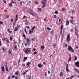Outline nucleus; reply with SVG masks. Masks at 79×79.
Returning a JSON list of instances; mask_svg holds the SVG:
<instances>
[{
    "label": "nucleus",
    "instance_id": "11",
    "mask_svg": "<svg viewBox=\"0 0 79 79\" xmlns=\"http://www.w3.org/2000/svg\"><path fill=\"white\" fill-rule=\"evenodd\" d=\"M66 71H67V72H69V69H68V64H66Z\"/></svg>",
    "mask_w": 79,
    "mask_h": 79
},
{
    "label": "nucleus",
    "instance_id": "31",
    "mask_svg": "<svg viewBox=\"0 0 79 79\" xmlns=\"http://www.w3.org/2000/svg\"><path fill=\"white\" fill-rule=\"evenodd\" d=\"M29 64H31V62H29L27 63V66H29Z\"/></svg>",
    "mask_w": 79,
    "mask_h": 79
},
{
    "label": "nucleus",
    "instance_id": "30",
    "mask_svg": "<svg viewBox=\"0 0 79 79\" xmlns=\"http://www.w3.org/2000/svg\"><path fill=\"white\" fill-rule=\"evenodd\" d=\"M35 28H36V27L35 26H34L32 28L31 30L34 31V29H35Z\"/></svg>",
    "mask_w": 79,
    "mask_h": 79
},
{
    "label": "nucleus",
    "instance_id": "19",
    "mask_svg": "<svg viewBox=\"0 0 79 79\" xmlns=\"http://www.w3.org/2000/svg\"><path fill=\"white\" fill-rule=\"evenodd\" d=\"M73 69L74 70H75V71H76V72H77V73L79 74V70H78V69L75 68V69Z\"/></svg>",
    "mask_w": 79,
    "mask_h": 79
},
{
    "label": "nucleus",
    "instance_id": "40",
    "mask_svg": "<svg viewBox=\"0 0 79 79\" xmlns=\"http://www.w3.org/2000/svg\"><path fill=\"white\" fill-rule=\"evenodd\" d=\"M2 40H3V41H5V40H6V39H5V38H2Z\"/></svg>",
    "mask_w": 79,
    "mask_h": 79
},
{
    "label": "nucleus",
    "instance_id": "14",
    "mask_svg": "<svg viewBox=\"0 0 79 79\" xmlns=\"http://www.w3.org/2000/svg\"><path fill=\"white\" fill-rule=\"evenodd\" d=\"M64 74V73L63 72L61 71L60 73L59 76H63V75Z\"/></svg>",
    "mask_w": 79,
    "mask_h": 79
},
{
    "label": "nucleus",
    "instance_id": "33",
    "mask_svg": "<svg viewBox=\"0 0 79 79\" xmlns=\"http://www.w3.org/2000/svg\"><path fill=\"white\" fill-rule=\"evenodd\" d=\"M23 37H24V39H26V35H25V34H23Z\"/></svg>",
    "mask_w": 79,
    "mask_h": 79
},
{
    "label": "nucleus",
    "instance_id": "25",
    "mask_svg": "<svg viewBox=\"0 0 79 79\" xmlns=\"http://www.w3.org/2000/svg\"><path fill=\"white\" fill-rule=\"evenodd\" d=\"M70 23H72V24H73V23L74 22V20H71L70 21Z\"/></svg>",
    "mask_w": 79,
    "mask_h": 79
},
{
    "label": "nucleus",
    "instance_id": "38",
    "mask_svg": "<svg viewBox=\"0 0 79 79\" xmlns=\"http://www.w3.org/2000/svg\"><path fill=\"white\" fill-rule=\"evenodd\" d=\"M6 41L7 42V43H9V40H8L7 38H6Z\"/></svg>",
    "mask_w": 79,
    "mask_h": 79
},
{
    "label": "nucleus",
    "instance_id": "23",
    "mask_svg": "<svg viewBox=\"0 0 79 79\" xmlns=\"http://www.w3.org/2000/svg\"><path fill=\"white\" fill-rule=\"evenodd\" d=\"M52 45L53 46L54 48H56V43H55L54 44H53Z\"/></svg>",
    "mask_w": 79,
    "mask_h": 79
},
{
    "label": "nucleus",
    "instance_id": "41",
    "mask_svg": "<svg viewBox=\"0 0 79 79\" xmlns=\"http://www.w3.org/2000/svg\"><path fill=\"white\" fill-rule=\"evenodd\" d=\"M13 40V38H12V37H11V36L10 37V41H12Z\"/></svg>",
    "mask_w": 79,
    "mask_h": 79
},
{
    "label": "nucleus",
    "instance_id": "57",
    "mask_svg": "<svg viewBox=\"0 0 79 79\" xmlns=\"http://www.w3.org/2000/svg\"><path fill=\"white\" fill-rule=\"evenodd\" d=\"M16 22H14L13 23V26H15V25L16 23H15Z\"/></svg>",
    "mask_w": 79,
    "mask_h": 79
},
{
    "label": "nucleus",
    "instance_id": "39",
    "mask_svg": "<svg viewBox=\"0 0 79 79\" xmlns=\"http://www.w3.org/2000/svg\"><path fill=\"white\" fill-rule=\"evenodd\" d=\"M27 58V57H24V59L23 60V61H25L26 60Z\"/></svg>",
    "mask_w": 79,
    "mask_h": 79
},
{
    "label": "nucleus",
    "instance_id": "17",
    "mask_svg": "<svg viewBox=\"0 0 79 79\" xmlns=\"http://www.w3.org/2000/svg\"><path fill=\"white\" fill-rule=\"evenodd\" d=\"M2 71V72H4V71H5V67L4 66L2 67H1Z\"/></svg>",
    "mask_w": 79,
    "mask_h": 79
},
{
    "label": "nucleus",
    "instance_id": "28",
    "mask_svg": "<svg viewBox=\"0 0 79 79\" xmlns=\"http://www.w3.org/2000/svg\"><path fill=\"white\" fill-rule=\"evenodd\" d=\"M47 29L48 30V31H51V30H52V29L49 27H47Z\"/></svg>",
    "mask_w": 79,
    "mask_h": 79
},
{
    "label": "nucleus",
    "instance_id": "55",
    "mask_svg": "<svg viewBox=\"0 0 79 79\" xmlns=\"http://www.w3.org/2000/svg\"><path fill=\"white\" fill-rule=\"evenodd\" d=\"M47 72H46L45 73V76H47Z\"/></svg>",
    "mask_w": 79,
    "mask_h": 79
},
{
    "label": "nucleus",
    "instance_id": "15",
    "mask_svg": "<svg viewBox=\"0 0 79 79\" xmlns=\"http://www.w3.org/2000/svg\"><path fill=\"white\" fill-rule=\"evenodd\" d=\"M12 3L11 2H10V3L8 5H9L10 7V8H11L13 6V5H12Z\"/></svg>",
    "mask_w": 79,
    "mask_h": 79
},
{
    "label": "nucleus",
    "instance_id": "32",
    "mask_svg": "<svg viewBox=\"0 0 79 79\" xmlns=\"http://www.w3.org/2000/svg\"><path fill=\"white\" fill-rule=\"evenodd\" d=\"M70 32H74V30L73 29H70Z\"/></svg>",
    "mask_w": 79,
    "mask_h": 79
},
{
    "label": "nucleus",
    "instance_id": "46",
    "mask_svg": "<svg viewBox=\"0 0 79 79\" xmlns=\"http://www.w3.org/2000/svg\"><path fill=\"white\" fill-rule=\"evenodd\" d=\"M58 11L57 10L56 11L54 12L55 14H58Z\"/></svg>",
    "mask_w": 79,
    "mask_h": 79
},
{
    "label": "nucleus",
    "instance_id": "60",
    "mask_svg": "<svg viewBox=\"0 0 79 79\" xmlns=\"http://www.w3.org/2000/svg\"><path fill=\"white\" fill-rule=\"evenodd\" d=\"M3 24V22L2 21H0V24Z\"/></svg>",
    "mask_w": 79,
    "mask_h": 79
},
{
    "label": "nucleus",
    "instance_id": "22",
    "mask_svg": "<svg viewBox=\"0 0 79 79\" xmlns=\"http://www.w3.org/2000/svg\"><path fill=\"white\" fill-rule=\"evenodd\" d=\"M28 50H29V48L26 49L25 53H26V54H27V53H28Z\"/></svg>",
    "mask_w": 79,
    "mask_h": 79
},
{
    "label": "nucleus",
    "instance_id": "62",
    "mask_svg": "<svg viewBox=\"0 0 79 79\" xmlns=\"http://www.w3.org/2000/svg\"><path fill=\"white\" fill-rule=\"evenodd\" d=\"M26 74V73L25 72L23 73V75L24 76H25V74Z\"/></svg>",
    "mask_w": 79,
    "mask_h": 79
},
{
    "label": "nucleus",
    "instance_id": "43",
    "mask_svg": "<svg viewBox=\"0 0 79 79\" xmlns=\"http://www.w3.org/2000/svg\"><path fill=\"white\" fill-rule=\"evenodd\" d=\"M15 79H18V77L17 76H15Z\"/></svg>",
    "mask_w": 79,
    "mask_h": 79
},
{
    "label": "nucleus",
    "instance_id": "53",
    "mask_svg": "<svg viewBox=\"0 0 79 79\" xmlns=\"http://www.w3.org/2000/svg\"><path fill=\"white\" fill-rule=\"evenodd\" d=\"M10 29H7V32H10Z\"/></svg>",
    "mask_w": 79,
    "mask_h": 79
},
{
    "label": "nucleus",
    "instance_id": "50",
    "mask_svg": "<svg viewBox=\"0 0 79 79\" xmlns=\"http://www.w3.org/2000/svg\"><path fill=\"white\" fill-rule=\"evenodd\" d=\"M65 47H68V44H65Z\"/></svg>",
    "mask_w": 79,
    "mask_h": 79
},
{
    "label": "nucleus",
    "instance_id": "13",
    "mask_svg": "<svg viewBox=\"0 0 79 79\" xmlns=\"http://www.w3.org/2000/svg\"><path fill=\"white\" fill-rule=\"evenodd\" d=\"M34 32V31L30 29L29 31V34H31L32 33H33Z\"/></svg>",
    "mask_w": 79,
    "mask_h": 79
},
{
    "label": "nucleus",
    "instance_id": "3",
    "mask_svg": "<svg viewBox=\"0 0 79 79\" xmlns=\"http://www.w3.org/2000/svg\"><path fill=\"white\" fill-rule=\"evenodd\" d=\"M70 39H71V38H70V34H69L67 35V36L66 38V41L67 42H69V40H70Z\"/></svg>",
    "mask_w": 79,
    "mask_h": 79
},
{
    "label": "nucleus",
    "instance_id": "49",
    "mask_svg": "<svg viewBox=\"0 0 79 79\" xmlns=\"http://www.w3.org/2000/svg\"><path fill=\"white\" fill-rule=\"evenodd\" d=\"M25 32L26 34H27V31H26V29H25Z\"/></svg>",
    "mask_w": 79,
    "mask_h": 79
},
{
    "label": "nucleus",
    "instance_id": "2",
    "mask_svg": "<svg viewBox=\"0 0 79 79\" xmlns=\"http://www.w3.org/2000/svg\"><path fill=\"white\" fill-rule=\"evenodd\" d=\"M26 41L27 42V45L28 46H30V44L31 43V41L30 40V39L29 38H27Z\"/></svg>",
    "mask_w": 79,
    "mask_h": 79
},
{
    "label": "nucleus",
    "instance_id": "4",
    "mask_svg": "<svg viewBox=\"0 0 79 79\" xmlns=\"http://www.w3.org/2000/svg\"><path fill=\"white\" fill-rule=\"evenodd\" d=\"M68 49L69 50V51H72V52H74V49H73V48H72V47L71 46H68Z\"/></svg>",
    "mask_w": 79,
    "mask_h": 79
},
{
    "label": "nucleus",
    "instance_id": "27",
    "mask_svg": "<svg viewBox=\"0 0 79 79\" xmlns=\"http://www.w3.org/2000/svg\"><path fill=\"white\" fill-rule=\"evenodd\" d=\"M45 48V47L44 46H42L41 47V49H44Z\"/></svg>",
    "mask_w": 79,
    "mask_h": 79
},
{
    "label": "nucleus",
    "instance_id": "36",
    "mask_svg": "<svg viewBox=\"0 0 79 79\" xmlns=\"http://www.w3.org/2000/svg\"><path fill=\"white\" fill-rule=\"evenodd\" d=\"M77 56H75L74 58V60L76 61V60H77Z\"/></svg>",
    "mask_w": 79,
    "mask_h": 79
},
{
    "label": "nucleus",
    "instance_id": "21",
    "mask_svg": "<svg viewBox=\"0 0 79 79\" xmlns=\"http://www.w3.org/2000/svg\"><path fill=\"white\" fill-rule=\"evenodd\" d=\"M69 21H66V26H68V25H69Z\"/></svg>",
    "mask_w": 79,
    "mask_h": 79
},
{
    "label": "nucleus",
    "instance_id": "59",
    "mask_svg": "<svg viewBox=\"0 0 79 79\" xmlns=\"http://www.w3.org/2000/svg\"><path fill=\"white\" fill-rule=\"evenodd\" d=\"M23 18H26V16L24 15L23 17Z\"/></svg>",
    "mask_w": 79,
    "mask_h": 79
},
{
    "label": "nucleus",
    "instance_id": "24",
    "mask_svg": "<svg viewBox=\"0 0 79 79\" xmlns=\"http://www.w3.org/2000/svg\"><path fill=\"white\" fill-rule=\"evenodd\" d=\"M42 9L40 8H38V11L40 12H41V11H42Z\"/></svg>",
    "mask_w": 79,
    "mask_h": 79
},
{
    "label": "nucleus",
    "instance_id": "34",
    "mask_svg": "<svg viewBox=\"0 0 79 79\" xmlns=\"http://www.w3.org/2000/svg\"><path fill=\"white\" fill-rule=\"evenodd\" d=\"M61 10H62V11H65V9L64 8H62L61 9Z\"/></svg>",
    "mask_w": 79,
    "mask_h": 79
},
{
    "label": "nucleus",
    "instance_id": "44",
    "mask_svg": "<svg viewBox=\"0 0 79 79\" xmlns=\"http://www.w3.org/2000/svg\"><path fill=\"white\" fill-rule=\"evenodd\" d=\"M37 52H36V51H35L33 53V55H35V54H37Z\"/></svg>",
    "mask_w": 79,
    "mask_h": 79
},
{
    "label": "nucleus",
    "instance_id": "37",
    "mask_svg": "<svg viewBox=\"0 0 79 79\" xmlns=\"http://www.w3.org/2000/svg\"><path fill=\"white\" fill-rule=\"evenodd\" d=\"M71 57H70L68 61V62H69V61H71Z\"/></svg>",
    "mask_w": 79,
    "mask_h": 79
},
{
    "label": "nucleus",
    "instance_id": "61",
    "mask_svg": "<svg viewBox=\"0 0 79 79\" xmlns=\"http://www.w3.org/2000/svg\"><path fill=\"white\" fill-rule=\"evenodd\" d=\"M12 2L13 3H15V2L13 1V0H11Z\"/></svg>",
    "mask_w": 79,
    "mask_h": 79
},
{
    "label": "nucleus",
    "instance_id": "26",
    "mask_svg": "<svg viewBox=\"0 0 79 79\" xmlns=\"http://www.w3.org/2000/svg\"><path fill=\"white\" fill-rule=\"evenodd\" d=\"M13 41L14 44V45H16V44H17V43L16 42V41L14 40H13Z\"/></svg>",
    "mask_w": 79,
    "mask_h": 79
},
{
    "label": "nucleus",
    "instance_id": "29",
    "mask_svg": "<svg viewBox=\"0 0 79 79\" xmlns=\"http://www.w3.org/2000/svg\"><path fill=\"white\" fill-rule=\"evenodd\" d=\"M48 18H45L44 20V21H47V20H48Z\"/></svg>",
    "mask_w": 79,
    "mask_h": 79
},
{
    "label": "nucleus",
    "instance_id": "52",
    "mask_svg": "<svg viewBox=\"0 0 79 79\" xmlns=\"http://www.w3.org/2000/svg\"><path fill=\"white\" fill-rule=\"evenodd\" d=\"M28 52L29 53L31 52V49H28Z\"/></svg>",
    "mask_w": 79,
    "mask_h": 79
},
{
    "label": "nucleus",
    "instance_id": "18",
    "mask_svg": "<svg viewBox=\"0 0 79 79\" xmlns=\"http://www.w3.org/2000/svg\"><path fill=\"white\" fill-rule=\"evenodd\" d=\"M18 15H16V17L15 20V22H16L17 21H18Z\"/></svg>",
    "mask_w": 79,
    "mask_h": 79
},
{
    "label": "nucleus",
    "instance_id": "58",
    "mask_svg": "<svg viewBox=\"0 0 79 79\" xmlns=\"http://www.w3.org/2000/svg\"><path fill=\"white\" fill-rule=\"evenodd\" d=\"M35 4H39V3H38V2H37V1H35Z\"/></svg>",
    "mask_w": 79,
    "mask_h": 79
},
{
    "label": "nucleus",
    "instance_id": "63",
    "mask_svg": "<svg viewBox=\"0 0 79 79\" xmlns=\"http://www.w3.org/2000/svg\"><path fill=\"white\" fill-rule=\"evenodd\" d=\"M48 74H50V71L49 70H48Z\"/></svg>",
    "mask_w": 79,
    "mask_h": 79
},
{
    "label": "nucleus",
    "instance_id": "56",
    "mask_svg": "<svg viewBox=\"0 0 79 79\" xmlns=\"http://www.w3.org/2000/svg\"><path fill=\"white\" fill-rule=\"evenodd\" d=\"M11 23H13V19L12 18L11 19Z\"/></svg>",
    "mask_w": 79,
    "mask_h": 79
},
{
    "label": "nucleus",
    "instance_id": "9",
    "mask_svg": "<svg viewBox=\"0 0 79 79\" xmlns=\"http://www.w3.org/2000/svg\"><path fill=\"white\" fill-rule=\"evenodd\" d=\"M38 66L39 68H42L43 67V64H39Z\"/></svg>",
    "mask_w": 79,
    "mask_h": 79
},
{
    "label": "nucleus",
    "instance_id": "1",
    "mask_svg": "<svg viewBox=\"0 0 79 79\" xmlns=\"http://www.w3.org/2000/svg\"><path fill=\"white\" fill-rule=\"evenodd\" d=\"M21 27V25H20L18 24L16 26L15 28V31H17L19 30V28Z\"/></svg>",
    "mask_w": 79,
    "mask_h": 79
},
{
    "label": "nucleus",
    "instance_id": "54",
    "mask_svg": "<svg viewBox=\"0 0 79 79\" xmlns=\"http://www.w3.org/2000/svg\"><path fill=\"white\" fill-rule=\"evenodd\" d=\"M11 51L10 50H9V54H11Z\"/></svg>",
    "mask_w": 79,
    "mask_h": 79
},
{
    "label": "nucleus",
    "instance_id": "16",
    "mask_svg": "<svg viewBox=\"0 0 79 79\" xmlns=\"http://www.w3.org/2000/svg\"><path fill=\"white\" fill-rule=\"evenodd\" d=\"M19 71H17L15 72V74L16 76H18V75H19Z\"/></svg>",
    "mask_w": 79,
    "mask_h": 79
},
{
    "label": "nucleus",
    "instance_id": "42",
    "mask_svg": "<svg viewBox=\"0 0 79 79\" xmlns=\"http://www.w3.org/2000/svg\"><path fill=\"white\" fill-rule=\"evenodd\" d=\"M53 32H54V31L52 30V31H51V33L52 34H53Z\"/></svg>",
    "mask_w": 79,
    "mask_h": 79
},
{
    "label": "nucleus",
    "instance_id": "10",
    "mask_svg": "<svg viewBox=\"0 0 79 79\" xmlns=\"http://www.w3.org/2000/svg\"><path fill=\"white\" fill-rule=\"evenodd\" d=\"M63 25H61V32H60V35L61 36H62V35H61V34L62 33V31H63Z\"/></svg>",
    "mask_w": 79,
    "mask_h": 79
},
{
    "label": "nucleus",
    "instance_id": "35",
    "mask_svg": "<svg viewBox=\"0 0 79 79\" xmlns=\"http://www.w3.org/2000/svg\"><path fill=\"white\" fill-rule=\"evenodd\" d=\"M17 45H15L14 46V49H17Z\"/></svg>",
    "mask_w": 79,
    "mask_h": 79
},
{
    "label": "nucleus",
    "instance_id": "5",
    "mask_svg": "<svg viewBox=\"0 0 79 79\" xmlns=\"http://www.w3.org/2000/svg\"><path fill=\"white\" fill-rule=\"evenodd\" d=\"M46 1L45 0H43L42 3L43 4V6H42V8H44L45 7V3Z\"/></svg>",
    "mask_w": 79,
    "mask_h": 79
},
{
    "label": "nucleus",
    "instance_id": "47",
    "mask_svg": "<svg viewBox=\"0 0 79 79\" xmlns=\"http://www.w3.org/2000/svg\"><path fill=\"white\" fill-rule=\"evenodd\" d=\"M72 13H74L75 12V11L74 10H72Z\"/></svg>",
    "mask_w": 79,
    "mask_h": 79
},
{
    "label": "nucleus",
    "instance_id": "20",
    "mask_svg": "<svg viewBox=\"0 0 79 79\" xmlns=\"http://www.w3.org/2000/svg\"><path fill=\"white\" fill-rule=\"evenodd\" d=\"M30 15H32L33 16H34V11H32V12H30Z\"/></svg>",
    "mask_w": 79,
    "mask_h": 79
},
{
    "label": "nucleus",
    "instance_id": "6",
    "mask_svg": "<svg viewBox=\"0 0 79 79\" xmlns=\"http://www.w3.org/2000/svg\"><path fill=\"white\" fill-rule=\"evenodd\" d=\"M79 32V30H77V29L76 28H75V34L77 36V33Z\"/></svg>",
    "mask_w": 79,
    "mask_h": 79
},
{
    "label": "nucleus",
    "instance_id": "7",
    "mask_svg": "<svg viewBox=\"0 0 79 79\" xmlns=\"http://www.w3.org/2000/svg\"><path fill=\"white\" fill-rule=\"evenodd\" d=\"M5 65V69L6 71H8V65H7V63L6 62Z\"/></svg>",
    "mask_w": 79,
    "mask_h": 79
},
{
    "label": "nucleus",
    "instance_id": "45",
    "mask_svg": "<svg viewBox=\"0 0 79 79\" xmlns=\"http://www.w3.org/2000/svg\"><path fill=\"white\" fill-rule=\"evenodd\" d=\"M75 48H77V49H78V48H79V47L77 45L75 46Z\"/></svg>",
    "mask_w": 79,
    "mask_h": 79
},
{
    "label": "nucleus",
    "instance_id": "51",
    "mask_svg": "<svg viewBox=\"0 0 79 79\" xmlns=\"http://www.w3.org/2000/svg\"><path fill=\"white\" fill-rule=\"evenodd\" d=\"M12 32H13V31H9V34H11V33H12Z\"/></svg>",
    "mask_w": 79,
    "mask_h": 79
},
{
    "label": "nucleus",
    "instance_id": "48",
    "mask_svg": "<svg viewBox=\"0 0 79 79\" xmlns=\"http://www.w3.org/2000/svg\"><path fill=\"white\" fill-rule=\"evenodd\" d=\"M26 27L27 28V29H30V27H29V26H26Z\"/></svg>",
    "mask_w": 79,
    "mask_h": 79
},
{
    "label": "nucleus",
    "instance_id": "8",
    "mask_svg": "<svg viewBox=\"0 0 79 79\" xmlns=\"http://www.w3.org/2000/svg\"><path fill=\"white\" fill-rule=\"evenodd\" d=\"M75 65L77 66V67H79V62L77 61L75 63Z\"/></svg>",
    "mask_w": 79,
    "mask_h": 79
},
{
    "label": "nucleus",
    "instance_id": "64",
    "mask_svg": "<svg viewBox=\"0 0 79 79\" xmlns=\"http://www.w3.org/2000/svg\"><path fill=\"white\" fill-rule=\"evenodd\" d=\"M54 18H56V15H54Z\"/></svg>",
    "mask_w": 79,
    "mask_h": 79
},
{
    "label": "nucleus",
    "instance_id": "12",
    "mask_svg": "<svg viewBox=\"0 0 79 79\" xmlns=\"http://www.w3.org/2000/svg\"><path fill=\"white\" fill-rule=\"evenodd\" d=\"M2 48L4 53H5V52H6V48L5 47H2Z\"/></svg>",
    "mask_w": 79,
    "mask_h": 79
}]
</instances>
